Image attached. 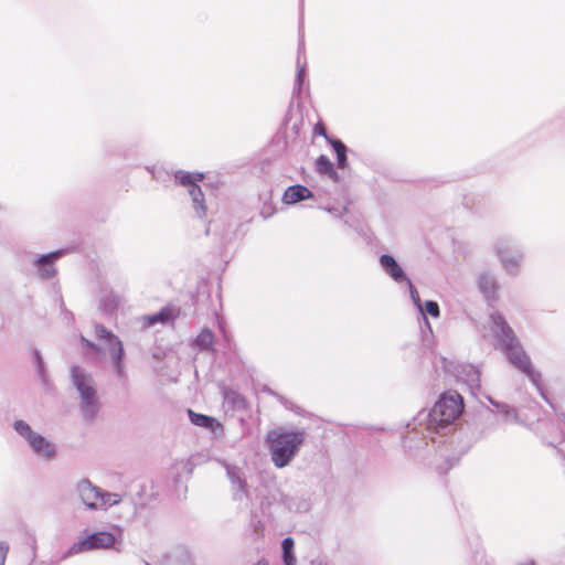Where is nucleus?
I'll return each mask as SVG.
<instances>
[{
    "label": "nucleus",
    "instance_id": "obj_5",
    "mask_svg": "<svg viewBox=\"0 0 565 565\" xmlns=\"http://www.w3.org/2000/svg\"><path fill=\"white\" fill-rule=\"evenodd\" d=\"M462 407V398L458 393L444 394L429 413L428 426L437 430L444 428L460 415Z\"/></svg>",
    "mask_w": 565,
    "mask_h": 565
},
{
    "label": "nucleus",
    "instance_id": "obj_37",
    "mask_svg": "<svg viewBox=\"0 0 565 565\" xmlns=\"http://www.w3.org/2000/svg\"><path fill=\"white\" fill-rule=\"evenodd\" d=\"M319 132L324 135V129L323 128L319 129Z\"/></svg>",
    "mask_w": 565,
    "mask_h": 565
},
{
    "label": "nucleus",
    "instance_id": "obj_28",
    "mask_svg": "<svg viewBox=\"0 0 565 565\" xmlns=\"http://www.w3.org/2000/svg\"><path fill=\"white\" fill-rule=\"evenodd\" d=\"M480 373L477 369L473 366H469V377L467 379V382L473 386L478 385Z\"/></svg>",
    "mask_w": 565,
    "mask_h": 565
},
{
    "label": "nucleus",
    "instance_id": "obj_3",
    "mask_svg": "<svg viewBox=\"0 0 565 565\" xmlns=\"http://www.w3.org/2000/svg\"><path fill=\"white\" fill-rule=\"evenodd\" d=\"M70 376L79 397L81 415L86 422H93L98 416L102 406L93 375L84 367L73 365L70 369Z\"/></svg>",
    "mask_w": 565,
    "mask_h": 565
},
{
    "label": "nucleus",
    "instance_id": "obj_36",
    "mask_svg": "<svg viewBox=\"0 0 565 565\" xmlns=\"http://www.w3.org/2000/svg\"><path fill=\"white\" fill-rule=\"evenodd\" d=\"M254 565H268V563L266 561H259Z\"/></svg>",
    "mask_w": 565,
    "mask_h": 565
},
{
    "label": "nucleus",
    "instance_id": "obj_16",
    "mask_svg": "<svg viewBox=\"0 0 565 565\" xmlns=\"http://www.w3.org/2000/svg\"><path fill=\"white\" fill-rule=\"evenodd\" d=\"M215 337L213 332L204 328L200 334L195 338L193 345L199 348L200 350H206L214 352Z\"/></svg>",
    "mask_w": 565,
    "mask_h": 565
},
{
    "label": "nucleus",
    "instance_id": "obj_22",
    "mask_svg": "<svg viewBox=\"0 0 565 565\" xmlns=\"http://www.w3.org/2000/svg\"><path fill=\"white\" fill-rule=\"evenodd\" d=\"M423 309H424V316L423 319L425 320V323L427 326H429V322L427 320V317L426 315H429L431 316L433 318H438L439 315H440V311H439V306L436 301H433V300H428L426 301L424 305H423Z\"/></svg>",
    "mask_w": 565,
    "mask_h": 565
},
{
    "label": "nucleus",
    "instance_id": "obj_19",
    "mask_svg": "<svg viewBox=\"0 0 565 565\" xmlns=\"http://www.w3.org/2000/svg\"><path fill=\"white\" fill-rule=\"evenodd\" d=\"M316 166L319 173L328 174L333 180H338V174L333 169V164L326 156H320L316 162Z\"/></svg>",
    "mask_w": 565,
    "mask_h": 565
},
{
    "label": "nucleus",
    "instance_id": "obj_26",
    "mask_svg": "<svg viewBox=\"0 0 565 565\" xmlns=\"http://www.w3.org/2000/svg\"><path fill=\"white\" fill-rule=\"evenodd\" d=\"M297 66H298V72H297V75H296V83H295L294 90L295 92H300L301 85H302V83L305 81V76H306V68H305V65L300 64L299 61L297 62Z\"/></svg>",
    "mask_w": 565,
    "mask_h": 565
},
{
    "label": "nucleus",
    "instance_id": "obj_15",
    "mask_svg": "<svg viewBox=\"0 0 565 565\" xmlns=\"http://www.w3.org/2000/svg\"><path fill=\"white\" fill-rule=\"evenodd\" d=\"M313 193L306 186L296 184L287 188L284 193L282 200L286 204H295L299 201L310 199Z\"/></svg>",
    "mask_w": 565,
    "mask_h": 565
},
{
    "label": "nucleus",
    "instance_id": "obj_21",
    "mask_svg": "<svg viewBox=\"0 0 565 565\" xmlns=\"http://www.w3.org/2000/svg\"><path fill=\"white\" fill-rule=\"evenodd\" d=\"M335 153H337V159H338V166L339 168H345L348 162H347V147L341 141V140H338V139H333L330 141Z\"/></svg>",
    "mask_w": 565,
    "mask_h": 565
},
{
    "label": "nucleus",
    "instance_id": "obj_4",
    "mask_svg": "<svg viewBox=\"0 0 565 565\" xmlns=\"http://www.w3.org/2000/svg\"><path fill=\"white\" fill-rule=\"evenodd\" d=\"M14 431L23 438L32 454L42 461L57 458V447L53 440L35 431L26 422L18 419L12 425Z\"/></svg>",
    "mask_w": 565,
    "mask_h": 565
},
{
    "label": "nucleus",
    "instance_id": "obj_29",
    "mask_svg": "<svg viewBox=\"0 0 565 565\" xmlns=\"http://www.w3.org/2000/svg\"><path fill=\"white\" fill-rule=\"evenodd\" d=\"M34 356H35V361H36V364H38V372H39L40 376L43 380H45L44 364H43L42 358L40 355V352L35 351Z\"/></svg>",
    "mask_w": 565,
    "mask_h": 565
},
{
    "label": "nucleus",
    "instance_id": "obj_13",
    "mask_svg": "<svg viewBox=\"0 0 565 565\" xmlns=\"http://www.w3.org/2000/svg\"><path fill=\"white\" fill-rule=\"evenodd\" d=\"M380 265L382 269L396 282L408 280L403 268L398 265L393 256L386 254L382 255L380 257Z\"/></svg>",
    "mask_w": 565,
    "mask_h": 565
},
{
    "label": "nucleus",
    "instance_id": "obj_9",
    "mask_svg": "<svg viewBox=\"0 0 565 565\" xmlns=\"http://www.w3.org/2000/svg\"><path fill=\"white\" fill-rule=\"evenodd\" d=\"M174 178L177 182L188 188L196 216L204 217L206 215L204 195L201 188L196 184L198 181L202 180L203 174L178 171Z\"/></svg>",
    "mask_w": 565,
    "mask_h": 565
},
{
    "label": "nucleus",
    "instance_id": "obj_32",
    "mask_svg": "<svg viewBox=\"0 0 565 565\" xmlns=\"http://www.w3.org/2000/svg\"><path fill=\"white\" fill-rule=\"evenodd\" d=\"M81 340L82 342L87 347V348H90L92 350H94L95 352L99 353L102 352V349L99 345L95 344L94 342L87 340L86 338L84 337H81Z\"/></svg>",
    "mask_w": 565,
    "mask_h": 565
},
{
    "label": "nucleus",
    "instance_id": "obj_38",
    "mask_svg": "<svg viewBox=\"0 0 565 565\" xmlns=\"http://www.w3.org/2000/svg\"><path fill=\"white\" fill-rule=\"evenodd\" d=\"M317 565H328V564H326V563H321V562H320V563H318Z\"/></svg>",
    "mask_w": 565,
    "mask_h": 565
},
{
    "label": "nucleus",
    "instance_id": "obj_7",
    "mask_svg": "<svg viewBox=\"0 0 565 565\" xmlns=\"http://www.w3.org/2000/svg\"><path fill=\"white\" fill-rule=\"evenodd\" d=\"M493 252L499 259L502 269L511 276L520 274L524 254L515 247L511 238H499L493 244Z\"/></svg>",
    "mask_w": 565,
    "mask_h": 565
},
{
    "label": "nucleus",
    "instance_id": "obj_17",
    "mask_svg": "<svg viewBox=\"0 0 565 565\" xmlns=\"http://www.w3.org/2000/svg\"><path fill=\"white\" fill-rule=\"evenodd\" d=\"M189 416H190L191 422L196 426L206 427L213 431L216 428L221 427L220 423L213 417H209V416H205L202 414H196L193 411H189Z\"/></svg>",
    "mask_w": 565,
    "mask_h": 565
},
{
    "label": "nucleus",
    "instance_id": "obj_30",
    "mask_svg": "<svg viewBox=\"0 0 565 565\" xmlns=\"http://www.w3.org/2000/svg\"><path fill=\"white\" fill-rule=\"evenodd\" d=\"M171 565H193V559L190 555L183 554L179 559H175Z\"/></svg>",
    "mask_w": 565,
    "mask_h": 565
},
{
    "label": "nucleus",
    "instance_id": "obj_23",
    "mask_svg": "<svg viewBox=\"0 0 565 565\" xmlns=\"http://www.w3.org/2000/svg\"><path fill=\"white\" fill-rule=\"evenodd\" d=\"M499 412L502 414L505 422L520 423L518 411L514 407H511L508 404H502Z\"/></svg>",
    "mask_w": 565,
    "mask_h": 565
},
{
    "label": "nucleus",
    "instance_id": "obj_10",
    "mask_svg": "<svg viewBox=\"0 0 565 565\" xmlns=\"http://www.w3.org/2000/svg\"><path fill=\"white\" fill-rule=\"evenodd\" d=\"M63 255V250H56L49 254L40 255L33 260L36 275L41 279H51L56 275L55 262Z\"/></svg>",
    "mask_w": 565,
    "mask_h": 565
},
{
    "label": "nucleus",
    "instance_id": "obj_31",
    "mask_svg": "<svg viewBox=\"0 0 565 565\" xmlns=\"http://www.w3.org/2000/svg\"><path fill=\"white\" fill-rule=\"evenodd\" d=\"M7 553L8 545L3 542H0V565H4Z\"/></svg>",
    "mask_w": 565,
    "mask_h": 565
},
{
    "label": "nucleus",
    "instance_id": "obj_20",
    "mask_svg": "<svg viewBox=\"0 0 565 565\" xmlns=\"http://www.w3.org/2000/svg\"><path fill=\"white\" fill-rule=\"evenodd\" d=\"M282 558L285 565H296V556L294 554V540L286 537L281 543Z\"/></svg>",
    "mask_w": 565,
    "mask_h": 565
},
{
    "label": "nucleus",
    "instance_id": "obj_11",
    "mask_svg": "<svg viewBox=\"0 0 565 565\" xmlns=\"http://www.w3.org/2000/svg\"><path fill=\"white\" fill-rule=\"evenodd\" d=\"M227 477L231 480L233 489L235 491V499L243 500L244 498L250 499L252 494L247 488L246 481L243 477V472L237 467H227L226 468Z\"/></svg>",
    "mask_w": 565,
    "mask_h": 565
},
{
    "label": "nucleus",
    "instance_id": "obj_35",
    "mask_svg": "<svg viewBox=\"0 0 565 565\" xmlns=\"http://www.w3.org/2000/svg\"><path fill=\"white\" fill-rule=\"evenodd\" d=\"M520 565H535V563L531 559H527V561H524L523 563H521Z\"/></svg>",
    "mask_w": 565,
    "mask_h": 565
},
{
    "label": "nucleus",
    "instance_id": "obj_39",
    "mask_svg": "<svg viewBox=\"0 0 565 565\" xmlns=\"http://www.w3.org/2000/svg\"><path fill=\"white\" fill-rule=\"evenodd\" d=\"M147 565H150V564H147Z\"/></svg>",
    "mask_w": 565,
    "mask_h": 565
},
{
    "label": "nucleus",
    "instance_id": "obj_27",
    "mask_svg": "<svg viewBox=\"0 0 565 565\" xmlns=\"http://www.w3.org/2000/svg\"><path fill=\"white\" fill-rule=\"evenodd\" d=\"M147 319L150 326L157 322H164L169 319V312L167 310H162L159 313L147 317Z\"/></svg>",
    "mask_w": 565,
    "mask_h": 565
},
{
    "label": "nucleus",
    "instance_id": "obj_33",
    "mask_svg": "<svg viewBox=\"0 0 565 565\" xmlns=\"http://www.w3.org/2000/svg\"><path fill=\"white\" fill-rule=\"evenodd\" d=\"M489 402H490L494 407H497L499 411L501 409V406H502V404H503V403H499V402H497V401H494V399H492V398H489Z\"/></svg>",
    "mask_w": 565,
    "mask_h": 565
},
{
    "label": "nucleus",
    "instance_id": "obj_34",
    "mask_svg": "<svg viewBox=\"0 0 565 565\" xmlns=\"http://www.w3.org/2000/svg\"><path fill=\"white\" fill-rule=\"evenodd\" d=\"M326 211L331 213V214H333L334 216H339L340 217V214L338 213V210H335L333 207H327Z\"/></svg>",
    "mask_w": 565,
    "mask_h": 565
},
{
    "label": "nucleus",
    "instance_id": "obj_14",
    "mask_svg": "<svg viewBox=\"0 0 565 565\" xmlns=\"http://www.w3.org/2000/svg\"><path fill=\"white\" fill-rule=\"evenodd\" d=\"M477 285L487 299L494 298L498 289V282L493 274L488 271L480 273L477 278Z\"/></svg>",
    "mask_w": 565,
    "mask_h": 565
},
{
    "label": "nucleus",
    "instance_id": "obj_18",
    "mask_svg": "<svg viewBox=\"0 0 565 565\" xmlns=\"http://www.w3.org/2000/svg\"><path fill=\"white\" fill-rule=\"evenodd\" d=\"M121 502V495L118 493L106 492L99 489L98 510L107 509Z\"/></svg>",
    "mask_w": 565,
    "mask_h": 565
},
{
    "label": "nucleus",
    "instance_id": "obj_6",
    "mask_svg": "<svg viewBox=\"0 0 565 565\" xmlns=\"http://www.w3.org/2000/svg\"><path fill=\"white\" fill-rule=\"evenodd\" d=\"M95 337L104 343L105 349L109 353L113 372L118 380L125 381L127 379V372L124 362L125 351L120 339L102 324H95Z\"/></svg>",
    "mask_w": 565,
    "mask_h": 565
},
{
    "label": "nucleus",
    "instance_id": "obj_12",
    "mask_svg": "<svg viewBox=\"0 0 565 565\" xmlns=\"http://www.w3.org/2000/svg\"><path fill=\"white\" fill-rule=\"evenodd\" d=\"M81 501L89 510H98L99 488L94 487L88 480H82L77 486Z\"/></svg>",
    "mask_w": 565,
    "mask_h": 565
},
{
    "label": "nucleus",
    "instance_id": "obj_8",
    "mask_svg": "<svg viewBox=\"0 0 565 565\" xmlns=\"http://www.w3.org/2000/svg\"><path fill=\"white\" fill-rule=\"evenodd\" d=\"M116 537L113 533L100 531L87 535L72 544L65 557L93 550H105L114 546Z\"/></svg>",
    "mask_w": 565,
    "mask_h": 565
},
{
    "label": "nucleus",
    "instance_id": "obj_24",
    "mask_svg": "<svg viewBox=\"0 0 565 565\" xmlns=\"http://www.w3.org/2000/svg\"><path fill=\"white\" fill-rule=\"evenodd\" d=\"M224 398H225V401H227L228 403H232L237 408H242L245 406L244 397L241 394H238L232 390L224 391Z\"/></svg>",
    "mask_w": 565,
    "mask_h": 565
},
{
    "label": "nucleus",
    "instance_id": "obj_2",
    "mask_svg": "<svg viewBox=\"0 0 565 565\" xmlns=\"http://www.w3.org/2000/svg\"><path fill=\"white\" fill-rule=\"evenodd\" d=\"M306 439V433L300 428L277 427L268 431L266 444L270 458L276 468L288 466L298 455Z\"/></svg>",
    "mask_w": 565,
    "mask_h": 565
},
{
    "label": "nucleus",
    "instance_id": "obj_25",
    "mask_svg": "<svg viewBox=\"0 0 565 565\" xmlns=\"http://www.w3.org/2000/svg\"><path fill=\"white\" fill-rule=\"evenodd\" d=\"M407 284H408V288H409L411 298H412L415 307L418 309L420 315L424 316V309H423V305H422L418 291L416 290V288L414 287V285L412 284V281L409 279L407 280Z\"/></svg>",
    "mask_w": 565,
    "mask_h": 565
},
{
    "label": "nucleus",
    "instance_id": "obj_1",
    "mask_svg": "<svg viewBox=\"0 0 565 565\" xmlns=\"http://www.w3.org/2000/svg\"><path fill=\"white\" fill-rule=\"evenodd\" d=\"M489 330L501 345L508 361L518 370L523 372L536 386L545 398L540 387L541 374L532 366L530 356L523 350L522 345L514 337L512 329L508 326L501 315L492 313L489 318Z\"/></svg>",
    "mask_w": 565,
    "mask_h": 565
}]
</instances>
